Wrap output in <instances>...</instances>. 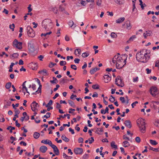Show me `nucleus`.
Returning <instances> with one entry per match:
<instances>
[{"label":"nucleus","mask_w":159,"mask_h":159,"mask_svg":"<svg viewBox=\"0 0 159 159\" xmlns=\"http://www.w3.org/2000/svg\"><path fill=\"white\" fill-rule=\"evenodd\" d=\"M150 54L147 52V50L143 49L137 53L136 58L138 61L146 63L150 58Z\"/></svg>","instance_id":"nucleus-1"},{"label":"nucleus","mask_w":159,"mask_h":159,"mask_svg":"<svg viewBox=\"0 0 159 159\" xmlns=\"http://www.w3.org/2000/svg\"><path fill=\"white\" fill-rule=\"evenodd\" d=\"M137 125L139 127L140 131L143 133L146 131L145 123L144 119L142 118L139 119L137 120Z\"/></svg>","instance_id":"nucleus-2"},{"label":"nucleus","mask_w":159,"mask_h":159,"mask_svg":"<svg viewBox=\"0 0 159 159\" xmlns=\"http://www.w3.org/2000/svg\"><path fill=\"white\" fill-rule=\"evenodd\" d=\"M27 34L30 37L33 38L35 35V32L30 26H28L27 28Z\"/></svg>","instance_id":"nucleus-3"},{"label":"nucleus","mask_w":159,"mask_h":159,"mask_svg":"<svg viewBox=\"0 0 159 159\" xmlns=\"http://www.w3.org/2000/svg\"><path fill=\"white\" fill-rule=\"evenodd\" d=\"M22 43L18 42L16 39H15L13 42L12 45L19 49L22 48Z\"/></svg>","instance_id":"nucleus-4"},{"label":"nucleus","mask_w":159,"mask_h":159,"mask_svg":"<svg viewBox=\"0 0 159 159\" xmlns=\"http://www.w3.org/2000/svg\"><path fill=\"white\" fill-rule=\"evenodd\" d=\"M31 109L32 111H35L38 110V108L39 107V106L38 103L35 101H34L31 104Z\"/></svg>","instance_id":"nucleus-5"},{"label":"nucleus","mask_w":159,"mask_h":159,"mask_svg":"<svg viewBox=\"0 0 159 159\" xmlns=\"http://www.w3.org/2000/svg\"><path fill=\"white\" fill-rule=\"evenodd\" d=\"M157 89L156 87L152 86L151 87L150 89V92L151 94L153 97H155L157 95L155 93H157Z\"/></svg>","instance_id":"nucleus-6"},{"label":"nucleus","mask_w":159,"mask_h":159,"mask_svg":"<svg viewBox=\"0 0 159 159\" xmlns=\"http://www.w3.org/2000/svg\"><path fill=\"white\" fill-rule=\"evenodd\" d=\"M121 60H122V57H120L117 60V63L116 64V67L117 69H120L122 68L124 66L123 64H121L120 63V61H121Z\"/></svg>","instance_id":"nucleus-7"},{"label":"nucleus","mask_w":159,"mask_h":159,"mask_svg":"<svg viewBox=\"0 0 159 159\" xmlns=\"http://www.w3.org/2000/svg\"><path fill=\"white\" fill-rule=\"evenodd\" d=\"M50 23H51V22L50 20L48 19H46L43 21L42 24L43 26H44V28L46 30L47 28V26Z\"/></svg>","instance_id":"nucleus-8"},{"label":"nucleus","mask_w":159,"mask_h":159,"mask_svg":"<svg viewBox=\"0 0 159 159\" xmlns=\"http://www.w3.org/2000/svg\"><path fill=\"white\" fill-rule=\"evenodd\" d=\"M115 83L118 86H120V84H119L123 82L120 76H118L115 80Z\"/></svg>","instance_id":"nucleus-9"},{"label":"nucleus","mask_w":159,"mask_h":159,"mask_svg":"<svg viewBox=\"0 0 159 159\" xmlns=\"http://www.w3.org/2000/svg\"><path fill=\"white\" fill-rule=\"evenodd\" d=\"M28 48L29 52H33L35 50L33 44L31 43H28Z\"/></svg>","instance_id":"nucleus-10"},{"label":"nucleus","mask_w":159,"mask_h":159,"mask_svg":"<svg viewBox=\"0 0 159 159\" xmlns=\"http://www.w3.org/2000/svg\"><path fill=\"white\" fill-rule=\"evenodd\" d=\"M74 152L76 155L81 154L83 152V150L81 148H76L74 149Z\"/></svg>","instance_id":"nucleus-11"},{"label":"nucleus","mask_w":159,"mask_h":159,"mask_svg":"<svg viewBox=\"0 0 159 159\" xmlns=\"http://www.w3.org/2000/svg\"><path fill=\"white\" fill-rule=\"evenodd\" d=\"M59 9L60 11L63 12L67 15H69V13L65 10V8L62 5L59 6Z\"/></svg>","instance_id":"nucleus-12"},{"label":"nucleus","mask_w":159,"mask_h":159,"mask_svg":"<svg viewBox=\"0 0 159 159\" xmlns=\"http://www.w3.org/2000/svg\"><path fill=\"white\" fill-rule=\"evenodd\" d=\"M52 148L53 149V151L56 155H59V151L58 149L57 148L56 145H54Z\"/></svg>","instance_id":"nucleus-13"},{"label":"nucleus","mask_w":159,"mask_h":159,"mask_svg":"<svg viewBox=\"0 0 159 159\" xmlns=\"http://www.w3.org/2000/svg\"><path fill=\"white\" fill-rule=\"evenodd\" d=\"M104 81L105 83H108L111 80V77L108 75H105L104 76Z\"/></svg>","instance_id":"nucleus-14"},{"label":"nucleus","mask_w":159,"mask_h":159,"mask_svg":"<svg viewBox=\"0 0 159 159\" xmlns=\"http://www.w3.org/2000/svg\"><path fill=\"white\" fill-rule=\"evenodd\" d=\"M48 148L47 147L44 146H41L39 148V151L42 153H45L47 151Z\"/></svg>","instance_id":"nucleus-15"},{"label":"nucleus","mask_w":159,"mask_h":159,"mask_svg":"<svg viewBox=\"0 0 159 159\" xmlns=\"http://www.w3.org/2000/svg\"><path fill=\"white\" fill-rule=\"evenodd\" d=\"M124 124L125 126L129 128H130L132 127L131 121L129 120L125 121Z\"/></svg>","instance_id":"nucleus-16"},{"label":"nucleus","mask_w":159,"mask_h":159,"mask_svg":"<svg viewBox=\"0 0 159 159\" xmlns=\"http://www.w3.org/2000/svg\"><path fill=\"white\" fill-rule=\"evenodd\" d=\"M126 26V29L128 30H130L131 29V26L130 25V21L129 20H128L125 23Z\"/></svg>","instance_id":"nucleus-17"},{"label":"nucleus","mask_w":159,"mask_h":159,"mask_svg":"<svg viewBox=\"0 0 159 159\" xmlns=\"http://www.w3.org/2000/svg\"><path fill=\"white\" fill-rule=\"evenodd\" d=\"M99 68H97V67H95L94 68L91 69L90 71V73L91 74H94L95 72L97 70H99Z\"/></svg>","instance_id":"nucleus-18"},{"label":"nucleus","mask_w":159,"mask_h":159,"mask_svg":"<svg viewBox=\"0 0 159 159\" xmlns=\"http://www.w3.org/2000/svg\"><path fill=\"white\" fill-rule=\"evenodd\" d=\"M152 33V32L151 31H149L148 32L146 31V33H144L143 34V35L145 38H146L148 36H150L151 35V34Z\"/></svg>","instance_id":"nucleus-19"},{"label":"nucleus","mask_w":159,"mask_h":159,"mask_svg":"<svg viewBox=\"0 0 159 159\" xmlns=\"http://www.w3.org/2000/svg\"><path fill=\"white\" fill-rule=\"evenodd\" d=\"M125 18L124 17H121L117 20H116V22L117 23H120L123 22L125 20Z\"/></svg>","instance_id":"nucleus-20"},{"label":"nucleus","mask_w":159,"mask_h":159,"mask_svg":"<svg viewBox=\"0 0 159 159\" xmlns=\"http://www.w3.org/2000/svg\"><path fill=\"white\" fill-rule=\"evenodd\" d=\"M19 54L17 53H14L13 54L10 56V57L11 58H13V59L16 58L18 57Z\"/></svg>","instance_id":"nucleus-21"},{"label":"nucleus","mask_w":159,"mask_h":159,"mask_svg":"<svg viewBox=\"0 0 159 159\" xmlns=\"http://www.w3.org/2000/svg\"><path fill=\"white\" fill-rule=\"evenodd\" d=\"M123 146L124 147L126 148L130 146V144L129 142L127 141H125L123 143Z\"/></svg>","instance_id":"nucleus-22"},{"label":"nucleus","mask_w":159,"mask_h":159,"mask_svg":"<svg viewBox=\"0 0 159 159\" xmlns=\"http://www.w3.org/2000/svg\"><path fill=\"white\" fill-rule=\"evenodd\" d=\"M40 134L38 132H35L33 134V137L35 139H38L40 136Z\"/></svg>","instance_id":"nucleus-23"},{"label":"nucleus","mask_w":159,"mask_h":159,"mask_svg":"<svg viewBox=\"0 0 159 159\" xmlns=\"http://www.w3.org/2000/svg\"><path fill=\"white\" fill-rule=\"evenodd\" d=\"M62 139L65 142H67L69 141V139L66 137L64 135H63L61 136Z\"/></svg>","instance_id":"nucleus-24"},{"label":"nucleus","mask_w":159,"mask_h":159,"mask_svg":"<svg viewBox=\"0 0 159 159\" xmlns=\"http://www.w3.org/2000/svg\"><path fill=\"white\" fill-rule=\"evenodd\" d=\"M111 146L113 148H115V149H117V145L115 144V142L114 141H112L111 143Z\"/></svg>","instance_id":"nucleus-25"},{"label":"nucleus","mask_w":159,"mask_h":159,"mask_svg":"<svg viewBox=\"0 0 159 159\" xmlns=\"http://www.w3.org/2000/svg\"><path fill=\"white\" fill-rule=\"evenodd\" d=\"M26 82V81H25L22 84V89L23 90L24 89L26 91L27 93H28L29 94H30L29 92L28 91L27 88L25 86V83Z\"/></svg>","instance_id":"nucleus-26"},{"label":"nucleus","mask_w":159,"mask_h":159,"mask_svg":"<svg viewBox=\"0 0 159 159\" xmlns=\"http://www.w3.org/2000/svg\"><path fill=\"white\" fill-rule=\"evenodd\" d=\"M36 79L37 80V82L39 85V92H41L42 85L40 84V81L37 78Z\"/></svg>","instance_id":"nucleus-27"},{"label":"nucleus","mask_w":159,"mask_h":159,"mask_svg":"<svg viewBox=\"0 0 159 159\" xmlns=\"http://www.w3.org/2000/svg\"><path fill=\"white\" fill-rule=\"evenodd\" d=\"M11 86V83L10 82L6 83L5 85V88L7 89H9Z\"/></svg>","instance_id":"nucleus-28"},{"label":"nucleus","mask_w":159,"mask_h":159,"mask_svg":"<svg viewBox=\"0 0 159 159\" xmlns=\"http://www.w3.org/2000/svg\"><path fill=\"white\" fill-rule=\"evenodd\" d=\"M136 38V36L135 35H133L132 36H131V37L129 38V40L127 41V43H129L130 42L133 41L134 39Z\"/></svg>","instance_id":"nucleus-29"},{"label":"nucleus","mask_w":159,"mask_h":159,"mask_svg":"<svg viewBox=\"0 0 159 159\" xmlns=\"http://www.w3.org/2000/svg\"><path fill=\"white\" fill-rule=\"evenodd\" d=\"M53 80H50V82L51 83L54 84H57L58 82V81L56 78H55L54 77H52Z\"/></svg>","instance_id":"nucleus-30"},{"label":"nucleus","mask_w":159,"mask_h":159,"mask_svg":"<svg viewBox=\"0 0 159 159\" xmlns=\"http://www.w3.org/2000/svg\"><path fill=\"white\" fill-rule=\"evenodd\" d=\"M68 102L71 107H75L74 102L72 101L69 100H68Z\"/></svg>","instance_id":"nucleus-31"},{"label":"nucleus","mask_w":159,"mask_h":159,"mask_svg":"<svg viewBox=\"0 0 159 159\" xmlns=\"http://www.w3.org/2000/svg\"><path fill=\"white\" fill-rule=\"evenodd\" d=\"M68 25L70 26V27H72V26L74 25V28L76 26V25L75 24H74V22L72 20H70L68 22Z\"/></svg>","instance_id":"nucleus-32"},{"label":"nucleus","mask_w":159,"mask_h":159,"mask_svg":"<svg viewBox=\"0 0 159 159\" xmlns=\"http://www.w3.org/2000/svg\"><path fill=\"white\" fill-rule=\"evenodd\" d=\"M38 73L39 74H42L44 75V74H47V70L45 69H44L43 70H41L39 71Z\"/></svg>","instance_id":"nucleus-33"},{"label":"nucleus","mask_w":159,"mask_h":159,"mask_svg":"<svg viewBox=\"0 0 159 159\" xmlns=\"http://www.w3.org/2000/svg\"><path fill=\"white\" fill-rule=\"evenodd\" d=\"M14 65H15V63H14L12 62L11 63V65L10 66V69L9 70V72H12L13 71V66Z\"/></svg>","instance_id":"nucleus-34"},{"label":"nucleus","mask_w":159,"mask_h":159,"mask_svg":"<svg viewBox=\"0 0 159 159\" xmlns=\"http://www.w3.org/2000/svg\"><path fill=\"white\" fill-rule=\"evenodd\" d=\"M114 1L116 3L120 5L123 4L122 0H114Z\"/></svg>","instance_id":"nucleus-35"},{"label":"nucleus","mask_w":159,"mask_h":159,"mask_svg":"<svg viewBox=\"0 0 159 159\" xmlns=\"http://www.w3.org/2000/svg\"><path fill=\"white\" fill-rule=\"evenodd\" d=\"M111 36L113 38H116L117 36L114 32H112L111 34Z\"/></svg>","instance_id":"nucleus-36"},{"label":"nucleus","mask_w":159,"mask_h":159,"mask_svg":"<svg viewBox=\"0 0 159 159\" xmlns=\"http://www.w3.org/2000/svg\"><path fill=\"white\" fill-rule=\"evenodd\" d=\"M150 142L151 144L152 145H156L157 144V143L156 141L153 140H150Z\"/></svg>","instance_id":"nucleus-37"},{"label":"nucleus","mask_w":159,"mask_h":159,"mask_svg":"<svg viewBox=\"0 0 159 159\" xmlns=\"http://www.w3.org/2000/svg\"><path fill=\"white\" fill-rule=\"evenodd\" d=\"M89 55V54L87 52H85L82 53V56L83 57L85 58L87 57Z\"/></svg>","instance_id":"nucleus-38"},{"label":"nucleus","mask_w":159,"mask_h":159,"mask_svg":"<svg viewBox=\"0 0 159 159\" xmlns=\"http://www.w3.org/2000/svg\"><path fill=\"white\" fill-rule=\"evenodd\" d=\"M15 27V25L14 24H12V25H9V28L12 30V31H14V29Z\"/></svg>","instance_id":"nucleus-39"},{"label":"nucleus","mask_w":159,"mask_h":159,"mask_svg":"<svg viewBox=\"0 0 159 159\" xmlns=\"http://www.w3.org/2000/svg\"><path fill=\"white\" fill-rule=\"evenodd\" d=\"M92 88L94 89H98L99 88V85L98 84L93 85L92 86Z\"/></svg>","instance_id":"nucleus-40"},{"label":"nucleus","mask_w":159,"mask_h":159,"mask_svg":"<svg viewBox=\"0 0 159 159\" xmlns=\"http://www.w3.org/2000/svg\"><path fill=\"white\" fill-rule=\"evenodd\" d=\"M51 31H50L49 32L46 33L44 34H41V36L42 37L43 36H46L48 35H49L51 34L52 33Z\"/></svg>","instance_id":"nucleus-41"},{"label":"nucleus","mask_w":159,"mask_h":159,"mask_svg":"<svg viewBox=\"0 0 159 159\" xmlns=\"http://www.w3.org/2000/svg\"><path fill=\"white\" fill-rule=\"evenodd\" d=\"M52 100H50L49 101V102L46 105V107H48L50 106L52 104Z\"/></svg>","instance_id":"nucleus-42"},{"label":"nucleus","mask_w":159,"mask_h":159,"mask_svg":"<svg viewBox=\"0 0 159 159\" xmlns=\"http://www.w3.org/2000/svg\"><path fill=\"white\" fill-rule=\"evenodd\" d=\"M120 100L121 102L122 103H124L125 102V98L124 97H120Z\"/></svg>","instance_id":"nucleus-43"},{"label":"nucleus","mask_w":159,"mask_h":159,"mask_svg":"<svg viewBox=\"0 0 159 159\" xmlns=\"http://www.w3.org/2000/svg\"><path fill=\"white\" fill-rule=\"evenodd\" d=\"M47 115H48V116H47V115H45L43 117H45L47 119L49 118L50 117V115L51 114V113L50 112H47L46 114Z\"/></svg>","instance_id":"nucleus-44"},{"label":"nucleus","mask_w":159,"mask_h":159,"mask_svg":"<svg viewBox=\"0 0 159 159\" xmlns=\"http://www.w3.org/2000/svg\"><path fill=\"white\" fill-rule=\"evenodd\" d=\"M76 51L78 52V53L79 54H81V50L80 49H77L75 50V55H77V54L76 53Z\"/></svg>","instance_id":"nucleus-45"},{"label":"nucleus","mask_w":159,"mask_h":159,"mask_svg":"<svg viewBox=\"0 0 159 159\" xmlns=\"http://www.w3.org/2000/svg\"><path fill=\"white\" fill-rule=\"evenodd\" d=\"M67 79H65V78L62 79L60 81V84H63L65 82V81Z\"/></svg>","instance_id":"nucleus-46"},{"label":"nucleus","mask_w":159,"mask_h":159,"mask_svg":"<svg viewBox=\"0 0 159 159\" xmlns=\"http://www.w3.org/2000/svg\"><path fill=\"white\" fill-rule=\"evenodd\" d=\"M66 62L64 61H61L60 62V64L61 66H63L66 64Z\"/></svg>","instance_id":"nucleus-47"},{"label":"nucleus","mask_w":159,"mask_h":159,"mask_svg":"<svg viewBox=\"0 0 159 159\" xmlns=\"http://www.w3.org/2000/svg\"><path fill=\"white\" fill-rule=\"evenodd\" d=\"M70 67L71 69L76 70H77V67L75 65H71L70 66Z\"/></svg>","instance_id":"nucleus-48"},{"label":"nucleus","mask_w":159,"mask_h":159,"mask_svg":"<svg viewBox=\"0 0 159 159\" xmlns=\"http://www.w3.org/2000/svg\"><path fill=\"white\" fill-rule=\"evenodd\" d=\"M135 141L137 143H139L140 142L141 139L139 137H137L135 138Z\"/></svg>","instance_id":"nucleus-49"},{"label":"nucleus","mask_w":159,"mask_h":159,"mask_svg":"<svg viewBox=\"0 0 159 159\" xmlns=\"http://www.w3.org/2000/svg\"><path fill=\"white\" fill-rule=\"evenodd\" d=\"M48 144L50 146H51V147H52V146H53L54 145L52 144V143L50 140H48V144Z\"/></svg>","instance_id":"nucleus-50"},{"label":"nucleus","mask_w":159,"mask_h":159,"mask_svg":"<svg viewBox=\"0 0 159 159\" xmlns=\"http://www.w3.org/2000/svg\"><path fill=\"white\" fill-rule=\"evenodd\" d=\"M150 149L154 151L157 152L158 151V148H154L151 147H150Z\"/></svg>","instance_id":"nucleus-51"},{"label":"nucleus","mask_w":159,"mask_h":159,"mask_svg":"<svg viewBox=\"0 0 159 159\" xmlns=\"http://www.w3.org/2000/svg\"><path fill=\"white\" fill-rule=\"evenodd\" d=\"M102 2V0H97L96 2L98 6H100L101 5Z\"/></svg>","instance_id":"nucleus-52"},{"label":"nucleus","mask_w":159,"mask_h":159,"mask_svg":"<svg viewBox=\"0 0 159 159\" xmlns=\"http://www.w3.org/2000/svg\"><path fill=\"white\" fill-rule=\"evenodd\" d=\"M79 143H82L83 142L84 139L80 137L79 138L78 140Z\"/></svg>","instance_id":"nucleus-53"},{"label":"nucleus","mask_w":159,"mask_h":159,"mask_svg":"<svg viewBox=\"0 0 159 159\" xmlns=\"http://www.w3.org/2000/svg\"><path fill=\"white\" fill-rule=\"evenodd\" d=\"M56 63H53L52 62H51L49 64V67L50 68H52L55 65H56Z\"/></svg>","instance_id":"nucleus-54"},{"label":"nucleus","mask_w":159,"mask_h":159,"mask_svg":"<svg viewBox=\"0 0 159 159\" xmlns=\"http://www.w3.org/2000/svg\"><path fill=\"white\" fill-rule=\"evenodd\" d=\"M31 4H29V6L28 7V12H30L32 10V9L31 8Z\"/></svg>","instance_id":"nucleus-55"},{"label":"nucleus","mask_w":159,"mask_h":159,"mask_svg":"<svg viewBox=\"0 0 159 159\" xmlns=\"http://www.w3.org/2000/svg\"><path fill=\"white\" fill-rule=\"evenodd\" d=\"M49 140L48 139H46V140H43L41 141V142L42 143H44L45 144H48V142Z\"/></svg>","instance_id":"nucleus-56"},{"label":"nucleus","mask_w":159,"mask_h":159,"mask_svg":"<svg viewBox=\"0 0 159 159\" xmlns=\"http://www.w3.org/2000/svg\"><path fill=\"white\" fill-rule=\"evenodd\" d=\"M80 60L78 58H75L74 59V61L75 63L78 64L79 63Z\"/></svg>","instance_id":"nucleus-57"},{"label":"nucleus","mask_w":159,"mask_h":159,"mask_svg":"<svg viewBox=\"0 0 159 159\" xmlns=\"http://www.w3.org/2000/svg\"><path fill=\"white\" fill-rule=\"evenodd\" d=\"M123 139H127L128 140H129V138L127 137L126 134L124 135L123 136Z\"/></svg>","instance_id":"nucleus-58"},{"label":"nucleus","mask_w":159,"mask_h":159,"mask_svg":"<svg viewBox=\"0 0 159 159\" xmlns=\"http://www.w3.org/2000/svg\"><path fill=\"white\" fill-rule=\"evenodd\" d=\"M56 104H57V106H56V107L57 109H58L61 108V106L58 102H57Z\"/></svg>","instance_id":"nucleus-59"},{"label":"nucleus","mask_w":159,"mask_h":159,"mask_svg":"<svg viewBox=\"0 0 159 159\" xmlns=\"http://www.w3.org/2000/svg\"><path fill=\"white\" fill-rule=\"evenodd\" d=\"M98 94L96 92H95L93 93V94L92 95V97L93 98L94 97H98Z\"/></svg>","instance_id":"nucleus-60"},{"label":"nucleus","mask_w":159,"mask_h":159,"mask_svg":"<svg viewBox=\"0 0 159 159\" xmlns=\"http://www.w3.org/2000/svg\"><path fill=\"white\" fill-rule=\"evenodd\" d=\"M69 131L71 132V133L72 134H74L75 132H74V129H72L71 128H70L69 129Z\"/></svg>","instance_id":"nucleus-61"},{"label":"nucleus","mask_w":159,"mask_h":159,"mask_svg":"<svg viewBox=\"0 0 159 159\" xmlns=\"http://www.w3.org/2000/svg\"><path fill=\"white\" fill-rule=\"evenodd\" d=\"M2 12L5 13L6 14H7L8 13L9 11L6 9L4 8Z\"/></svg>","instance_id":"nucleus-62"},{"label":"nucleus","mask_w":159,"mask_h":159,"mask_svg":"<svg viewBox=\"0 0 159 159\" xmlns=\"http://www.w3.org/2000/svg\"><path fill=\"white\" fill-rule=\"evenodd\" d=\"M44 56L43 55H40L38 56V58L39 59L40 61H42V59L43 58Z\"/></svg>","instance_id":"nucleus-63"},{"label":"nucleus","mask_w":159,"mask_h":159,"mask_svg":"<svg viewBox=\"0 0 159 159\" xmlns=\"http://www.w3.org/2000/svg\"><path fill=\"white\" fill-rule=\"evenodd\" d=\"M155 66L159 68V61H157L156 62Z\"/></svg>","instance_id":"nucleus-64"}]
</instances>
